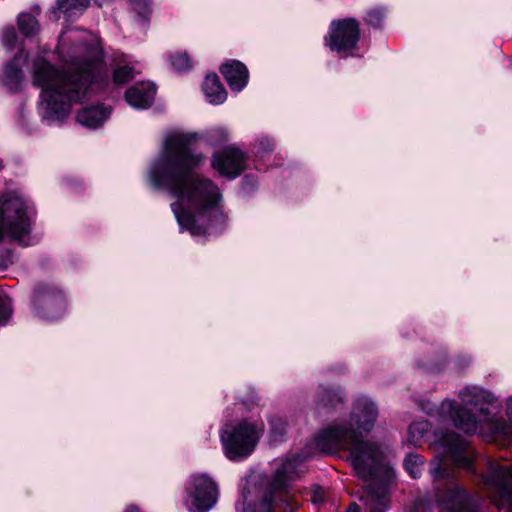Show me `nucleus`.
<instances>
[{
    "label": "nucleus",
    "instance_id": "nucleus-16",
    "mask_svg": "<svg viewBox=\"0 0 512 512\" xmlns=\"http://www.w3.org/2000/svg\"><path fill=\"white\" fill-rule=\"evenodd\" d=\"M298 462L295 459H287L281 462L275 469L271 487L280 490L289 486L298 477Z\"/></svg>",
    "mask_w": 512,
    "mask_h": 512
},
{
    "label": "nucleus",
    "instance_id": "nucleus-18",
    "mask_svg": "<svg viewBox=\"0 0 512 512\" xmlns=\"http://www.w3.org/2000/svg\"><path fill=\"white\" fill-rule=\"evenodd\" d=\"M387 495V487L384 484H371L364 498L370 512H384L388 503Z\"/></svg>",
    "mask_w": 512,
    "mask_h": 512
},
{
    "label": "nucleus",
    "instance_id": "nucleus-1",
    "mask_svg": "<svg viewBox=\"0 0 512 512\" xmlns=\"http://www.w3.org/2000/svg\"><path fill=\"white\" fill-rule=\"evenodd\" d=\"M194 144L192 135L168 134L150 179L155 187L166 188L177 198L171 209L178 224L193 235H204L222 226L226 216L220 207L222 195L218 186L208 178L191 175L204 159L195 151Z\"/></svg>",
    "mask_w": 512,
    "mask_h": 512
},
{
    "label": "nucleus",
    "instance_id": "nucleus-3",
    "mask_svg": "<svg viewBox=\"0 0 512 512\" xmlns=\"http://www.w3.org/2000/svg\"><path fill=\"white\" fill-rule=\"evenodd\" d=\"M315 443L325 453L348 450L350 461L360 478L372 480L376 477L382 452L377 445L361 440L355 430L331 426L317 436Z\"/></svg>",
    "mask_w": 512,
    "mask_h": 512
},
{
    "label": "nucleus",
    "instance_id": "nucleus-19",
    "mask_svg": "<svg viewBox=\"0 0 512 512\" xmlns=\"http://www.w3.org/2000/svg\"><path fill=\"white\" fill-rule=\"evenodd\" d=\"M203 91L208 101L212 104H221L227 97V93L216 74L206 76Z\"/></svg>",
    "mask_w": 512,
    "mask_h": 512
},
{
    "label": "nucleus",
    "instance_id": "nucleus-13",
    "mask_svg": "<svg viewBox=\"0 0 512 512\" xmlns=\"http://www.w3.org/2000/svg\"><path fill=\"white\" fill-rule=\"evenodd\" d=\"M220 72L232 90L240 91L247 84L248 70L240 61L231 60L223 64Z\"/></svg>",
    "mask_w": 512,
    "mask_h": 512
},
{
    "label": "nucleus",
    "instance_id": "nucleus-30",
    "mask_svg": "<svg viewBox=\"0 0 512 512\" xmlns=\"http://www.w3.org/2000/svg\"><path fill=\"white\" fill-rule=\"evenodd\" d=\"M11 314L10 302L0 295V325L4 324Z\"/></svg>",
    "mask_w": 512,
    "mask_h": 512
},
{
    "label": "nucleus",
    "instance_id": "nucleus-40",
    "mask_svg": "<svg viewBox=\"0 0 512 512\" xmlns=\"http://www.w3.org/2000/svg\"><path fill=\"white\" fill-rule=\"evenodd\" d=\"M424 502L422 500H420L419 502H416L414 504V509L415 511H419L421 509V507L423 506Z\"/></svg>",
    "mask_w": 512,
    "mask_h": 512
},
{
    "label": "nucleus",
    "instance_id": "nucleus-41",
    "mask_svg": "<svg viewBox=\"0 0 512 512\" xmlns=\"http://www.w3.org/2000/svg\"><path fill=\"white\" fill-rule=\"evenodd\" d=\"M3 168V162L0 160V170Z\"/></svg>",
    "mask_w": 512,
    "mask_h": 512
},
{
    "label": "nucleus",
    "instance_id": "nucleus-21",
    "mask_svg": "<svg viewBox=\"0 0 512 512\" xmlns=\"http://www.w3.org/2000/svg\"><path fill=\"white\" fill-rule=\"evenodd\" d=\"M424 462L419 455H408L404 460V467L410 476L414 479L418 478L423 471Z\"/></svg>",
    "mask_w": 512,
    "mask_h": 512
},
{
    "label": "nucleus",
    "instance_id": "nucleus-24",
    "mask_svg": "<svg viewBox=\"0 0 512 512\" xmlns=\"http://www.w3.org/2000/svg\"><path fill=\"white\" fill-rule=\"evenodd\" d=\"M383 20L384 12L380 8L370 9L365 17L366 24L375 28L381 27Z\"/></svg>",
    "mask_w": 512,
    "mask_h": 512
},
{
    "label": "nucleus",
    "instance_id": "nucleus-33",
    "mask_svg": "<svg viewBox=\"0 0 512 512\" xmlns=\"http://www.w3.org/2000/svg\"><path fill=\"white\" fill-rule=\"evenodd\" d=\"M273 148H274V144L270 139L261 138L259 140V149H260L261 153H263V154L268 153V152L272 151Z\"/></svg>",
    "mask_w": 512,
    "mask_h": 512
},
{
    "label": "nucleus",
    "instance_id": "nucleus-34",
    "mask_svg": "<svg viewBox=\"0 0 512 512\" xmlns=\"http://www.w3.org/2000/svg\"><path fill=\"white\" fill-rule=\"evenodd\" d=\"M281 501L285 512H295V510L298 508L297 504L290 503V496H286Z\"/></svg>",
    "mask_w": 512,
    "mask_h": 512
},
{
    "label": "nucleus",
    "instance_id": "nucleus-6",
    "mask_svg": "<svg viewBox=\"0 0 512 512\" xmlns=\"http://www.w3.org/2000/svg\"><path fill=\"white\" fill-rule=\"evenodd\" d=\"M360 23L355 18L333 20L325 38L327 47L342 57L353 56L360 40Z\"/></svg>",
    "mask_w": 512,
    "mask_h": 512
},
{
    "label": "nucleus",
    "instance_id": "nucleus-37",
    "mask_svg": "<svg viewBox=\"0 0 512 512\" xmlns=\"http://www.w3.org/2000/svg\"><path fill=\"white\" fill-rule=\"evenodd\" d=\"M507 414L509 416V421L512 424V397L508 400L507 403Z\"/></svg>",
    "mask_w": 512,
    "mask_h": 512
},
{
    "label": "nucleus",
    "instance_id": "nucleus-26",
    "mask_svg": "<svg viewBox=\"0 0 512 512\" xmlns=\"http://www.w3.org/2000/svg\"><path fill=\"white\" fill-rule=\"evenodd\" d=\"M133 78V70L128 66H122L114 71L113 79L116 84H123Z\"/></svg>",
    "mask_w": 512,
    "mask_h": 512
},
{
    "label": "nucleus",
    "instance_id": "nucleus-28",
    "mask_svg": "<svg viewBox=\"0 0 512 512\" xmlns=\"http://www.w3.org/2000/svg\"><path fill=\"white\" fill-rule=\"evenodd\" d=\"M271 424V432L275 434L276 436H280L284 433L286 422L283 418L278 416H273L270 419Z\"/></svg>",
    "mask_w": 512,
    "mask_h": 512
},
{
    "label": "nucleus",
    "instance_id": "nucleus-32",
    "mask_svg": "<svg viewBox=\"0 0 512 512\" xmlns=\"http://www.w3.org/2000/svg\"><path fill=\"white\" fill-rule=\"evenodd\" d=\"M334 400H337L338 402L342 401V396L340 392L326 391L322 397V402L324 405L328 403H333Z\"/></svg>",
    "mask_w": 512,
    "mask_h": 512
},
{
    "label": "nucleus",
    "instance_id": "nucleus-20",
    "mask_svg": "<svg viewBox=\"0 0 512 512\" xmlns=\"http://www.w3.org/2000/svg\"><path fill=\"white\" fill-rule=\"evenodd\" d=\"M90 4L89 0H58L57 9L69 16L85 11Z\"/></svg>",
    "mask_w": 512,
    "mask_h": 512
},
{
    "label": "nucleus",
    "instance_id": "nucleus-4",
    "mask_svg": "<svg viewBox=\"0 0 512 512\" xmlns=\"http://www.w3.org/2000/svg\"><path fill=\"white\" fill-rule=\"evenodd\" d=\"M461 407L455 410L454 402L443 401L441 410L449 413L455 426L465 433H475L480 424L492 422L491 410L496 401L487 390L478 386H467L459 392Z\"/></svg>",
    "mask_w": 512,
    "mask_h": 512
},
{
    "label": "nucleus",
    "instance_id": "nucleus-10",
    "mask_svg": "<svg viewBox=\"0 0 512 512\" xmlns=\"http://www.w3.org/2000/svg\"><path fill=\"white\" fill-rule=\"evenodd\" d=\"M485 484L493 488L502 498H512V465H501L497 462L488 463V474Z\"/></svg>",
    "mask_w": 512,
    "mask_h": 512
},
{
    "label": "nucleus",
    "instance_id": "nucleus-15",
    "mask_svg": "<svg viewBox=\"0 0 512 512\" xmlns=\"http://www.w3.org/2000/svg\"><path fill=\"white\" fill-rule=\"evenodd\" d=\"M33 303L37 308H53L63 304L61 291L48 284L37 286L33 296Z\"/></svg>",
    "mask_w": 512,
    "mask_h": 512
},
{
    "label": "nucleus",
    "instance_id": "nucleus-11",
    "mask_svg": "<svg viewBox=\"0 0 512 512\" xmlns=\"http://www.w3.org/2000/svg\"><path fill=\"white\" fill-rule=\"evenodd\" d=\"M377 418V409L373 402L367 399H359L353 407L350 418V430H355L363 440L362 432H369Z\"/></svg>",
    "mask_w": 512,
    "mask_h": 512
},
{
    "label": "nucleus",
    "instance_id": "nucleus-7",
    "mask_svg": "<svg viewBox=\"0 0 512 512\" xmlns=\"http://www.w3.org/2000/svg\"><path fill=\"white\" fill-rule=\"evenodd\" d=\"M218 489L215 482L206 475L194 476L186 500L190 512H207L217 501Z\"/></svg>",
    "mask_w": 512,
    "mask_h": 512
},
{
    "label": "nucleus",
    "instance_id": "nucleus-39",
    "mask_svg": "<svg viewBox=\"0 0 512 512\" xmlns=\"http://www.w3.org/2000/svg\"><path fill=\"white\" fill-rule=\"evenodd\" d=\"M125 512H140L139 508L135 505L129 506Z\"/></svg>",
    "mask_w": 512,
    "mask_h": 512
},
{
    "label": "nucleus",
    "instance_id": "nucleus-31",
    "mask_svg": "<svg viewBox=\"0 0 512 512\" xmlns=\"http://www.w3.org/2000/svg\"><path fill=\"white\" fill-rule=\"evenodd\" d=\"M242 512H271V504L268 500H262L254 507L243 504Z\"/></svg>",
    "mask_w": 512,
    "mask_h": 512
},
{
    "label": "nucleus",
    "instance_id": "nucleus-23",
    "mask_svg": "<svg viewBox=\"0 0 512 512\" xmlns=\"http://www.w3.org/2000/svg\"><path fill=\"white\" fill-rule=\"evenodd\" d=\"M171 64L179 72L187 71L191 68V61L185 52L174 54L171 57Z\"/></svg>",
    "mask_w": 512,
    "mask_h": 512
},
{
    "label": "nucleus",
    "instance_id": "nucleus-14",
    "mask_svg": "<svg viewBox=\"0 0 512 512\" xmlns=\"http://www.w3.org/2000/svg\"><path fill=\"white\" fill-rule=\"evenodd\" d=\"M156 89L151 83H137L129 88L125 97L127 102L136 108H148L155 96Z\"/></svg>",
    "mask_w": 512,
    "mask_h": 512
},
{
    "label": "nucleus",
    "instance_id": "nucleus-27",
    "mask_svg": "<svg viewBox=\"0 0 512 512\" xmlns=\"http://www.w3.org/2000/svg\"><path fill=\"white\" fill-rule=\"evenodd\" d=\"M130 4L141 17H146L151 13V3L149 0H130Z\"/></svg>",
    "mask_w": 512,
    "mask_h": 512
},
{
    "label": "nucleus",
    "instance_id": "nucleus-9",
    "mask_svg": "<svg viewBox=\"0 0 512 512\" xmlns=\"http://www.w3.org/2000/svg\"><path fill=\"white\" fill-rule=\"evenodd\" d=\"M245 157L237 148H227L216 153L212 167L222 176L234 178L244 170Z\"/></svg>",
    "mask_w": 512,
    "mask_h": 512
},
{
    "label": "nucleus",
    "instance_id": "nucleus-38",
    "mask_svg": "<svg viewBox=\"0 0 512 512\" xmlns=\"http://www.w3.org/2000/svg\"><path fill=\"white\" fill-rule=\"evenodd\" d=\"M347 512H360V509L357 504H352V505H350Z\"/></svg>",
    "mask_w": 512,
    "mask_h": 512
},
{
    "label": "nucleus",
    "instance_id": "nucleus-8",
    "mask_svg": "<svg viewBox=\"0 0 512 512\" xmlns=\"http://www.w3.org/2000/svg\"><path fill=\"white\" fill-rule=\"evenodd\" d=\"M438 503L440 512H481L477 500L458 485L448 487Z\"/></svg>",
    "mask_w": 512,
    "mask_h": 512
},
{
    "label": "nucleus",
    "instance_id": "nucleus-22",
    "mask_svg": "<svg viewBox=\"0 0 512 512\" xmlns=\"http://www.w3.org/2000/svg\"><path fill=\"white\" fill-rule=\"evenodd\" d=\"M37 20L31 14L23 13L18 17V27L24 35H32L37 31Z\"/></svg>",
    "mask_w": 512,
    "mask_h": 512
},
{
    "label": "nucleus",
    "instance_id": "nucleus-29",
    "mask_svg": "<svg viewBox=\"0 0 512 512\" xmlns=\"http://www.w3.org/2000/svg\"><path fill=\"white\" fill-rule=\"evenodd\" d=\"M3 43L8 47H13L17 41V34L14 27H6L2 31Z\"/></svg>",
    "mask_w": 512,
    "mask_h": 512
},
{
    "label": "nucleus",
    "instance_id": "nucleus-2",
    "mask_svg": "<svg viewBox=\"0 0 512 512\" xmlns=\"http://www.w3.org/2000/svg\"><path fill=\"white\" fill-rule=\"evenodd\" d=\"M33 83L41 88V97L56 114L69 111L70 104L80 100L87 87L104 84L108 71L98 48L89 51L85 59L73 58L66 73H60L43 58H36L32 66Z\"/></svg>",
    "mask_w": 512,
    "mask_h": 512
},
{
    "label": "nucleus",
    "instance_id": "nucleus-5",
    "mask_svg": "<svg viewBox=\"0 0 512 512\" xmlns=\"http://www.w3.org/2000/svg\"><path fill=\"white\" fill-rule=\"evenodd\" d=\"M260 433L256 424L246 420L227 426L220 435L224 454L230 460L247 457L254 450Z\"/></svg>",
    "mask_w": 512,
    "mask_h": 512
},
{
    "label": "nucleus",
    "instance_id": "nucleus-17",
    "mask_svg": "<svg viewBox=\"0 0 512 512\" xmlns=\"http://www.w3.org/2000/svg\"><path fill=\"white\" fill-rule=\"evenodd\" d=\"M110 110L103 105L86 107L78 112L77 121L88 128H97L109 117Z\"/></svg>",
    "mask_w": 512,
    "mask_h": 512
},
{
    "label": "nucleus",
    "instance_id": "nucleus-12",
    "mask_svg": "<svg viewBox=\"0 0 512 512\" xmlns=\"http://www.w3.org/2000/svg\"><path fill=\"white\" fill-rule=\"evenodd\" d=\"M442 446L451 457L456 466L469 468L471 465V452L467 442L455 433H448L442 438Z\"/></svg>",
    "mask_w": 512,
    "mask_h": 512
},
{
    "label": "nucleus",
    "instance_id": "nucleus-36",
    "mask_svg": "<svg viewBox=\"0 0 512 512\" xmlns=\"http://www.w3.org/2000/svg\"><path fill=\"white\" fill-rule=\"evenodd\" d=\"M323 498H324V493L320 488L316 489L313 492V496H312L313 503H319V502L323 501Z\"/></svg>",
    "mask_w": 512,
    "mask_h": 512
},
{
    "label": "nucleus",
    "instance_id": "nucleus-35",
    "mask_svg": "<svg viewBox=\"0 0 512 512\" xmlns=\"http://www.w3.org/2000/svg\"><path fill=\"white\" fill-rule=\"evenodd\" d=\"M6 75L18 79L21 75V71L14 66L7 67Z\"/></svg>",
    "mask_w": 512,
    "mask_h": 512
},
{
    "label": "nucleus",
    "instance_id": "nucleus-25",
    "mask_svg": "<svg viewBox=\"0 0 512 512\" xmlns=\"http://www.w3.org/2000/svg\"><path fill=\"white\" fill-rule=\"evenodd\" d=\"M430 473L434 480H441L444 478H449L453 475L452 469L445 467L443 464H441L439 462L432 463Z\"/></svg>",
    "mask_w": 512,
    "mask_h": 512
}]
</instances>
